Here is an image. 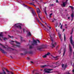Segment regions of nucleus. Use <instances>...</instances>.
Listing matches in <instances>:
<instances>
[{
	"instance_id": "nucleus-1",
	"label": "nucleus",
	"mask_w": 74,
	"mask_h": 74,
	"mask_svg": "<svg viewBox=\"0 0 74 74\" xmlns=\"http://www.w3.org/2000/svg\"><path fill=\"white\" fill-rule=\"evenodd\" d=\"M14 42V41H11L10 42V44L13 45V46H12L14 48H16V47L20 48V47H21V46H20L21 44L20 43L18 42L17 41H15V43L17 44V45H16L13 44Z\"/></svg>"
},
{
	"instance_id": "nucleus-2",
	"label": "nucleus",
	"mask_w": 74,
	"mask_h": 74,
	"mask_svg": "<svg viewBox=\"0 0 74 74\" xmlns=\"http://www.w3.org/2000/svg\"><path fill=\"white\" fill-rule=\"evenodd\" d=\"M50 37L51 38V41L52 42L51 43V46H50V47H51L52 48L55 47V45H56V42H55L54 43V44L53 43V39H52V37L51 36V34H50Z\"/></svg>"
},
{
	"instance_id": "nucleus-3",
	"label": "nucleus",
	"mask_w": 74,
	"mask_h": 74,
	"mask_svg": "<svg viewBox=\"0 0 74 74\" xmlns=\"http://www.w3.org/2000/svg\"><path fill=\"white\" fill-rule=\"evenodd\" d=\"M45 48V46L44 45H41L40 46V47H37V50H38V51H42V49H44Z\"/></svg>"
},
{
	"instance_id": "nucleus-4",
	"label": "nucleus",
	"mask_w": 74,
	"mask_h": 74,
	"mask_svg": "<svg viewBox=\"0 0 74 74\" xmlns=\"http://www.w3.org/2000/svg\"><path fill=\"white\" fill-rule=\"evenodd\" d=\"M31 12L32 14H33V16H37V14L34 11V9H32L31 10Z\"/></svg>"
},
{
	"instance_id": "nucleus-5",
	"label": "nucleus",
	"mask_w": 74,
	"mask_h": 74,
	"mask_svg": "<svg viewBox=\"0 0 74 74\" xmlns=\"http://www.w3.org/2000/svg\"><path fill=\"white\" fill-rule=\"evenodd\" d=\"M67 1H68V0H66V1L65 2H62V3L63 4H61L62 7H66V5L67 4Z\"/></svg>"
},
{
	"instance_id": "nucleus-6",
	"label": "nucleus",
	"mask_w": 74,
	"mask_h": 74,
	"mask_svg": "<svg viewBox=\"0 0 74 74\" xmlns=\"http://www.w3.org/2000/svg\"><path fill=\"white\" fill-rule=\"evenodd\" d=\"M32 45H37V42L36 40H34L33 43L32 44Z\"/></svg>"
},
{
	"instance_id": "nucleus-7",
	"label": "nucleus",
	"mask_w": 74,
	"mask_h": 74,
	"mask_svg": "<svg viewBox=\"0 0 74 74\" xmlns=\"http://www.w3.org/2000/svg\"><path fill=\"white\" fill-rule=\"evenodd\" d=\"M67 65H66V64L64 65V64H62V68H64V70H65V69L67 68Z\"/></svg>"
},
{
	"instance_id": "nucleus-8",
	"label": "nucleus",
	"mask_w": 74,
	"mask_h": 74,
	"mask_svg": "<svg viewBox=\"0 0 74 74\" xmlns=\"http://www.w3.org/2000/svg\"><path fill=\"white\" fill-rule=\"evenodd\" d=\"M0 51L2 53H3L4 54H6L7 53L4 51V50L3 49H2L1 48V47H0Z\"/></svg>"
},
{
	"instance_id": "nucleus-9",
	"label": "nucleus",
	"mask_w": 74,
	"mask_h": 74,
	"mask_svg": "<svg viewBox=\"0 0 74 74\" xmlns=\"http://www.w3.org/2000/svg\"><path fill=\"white\" fill-rule=\"evenodd\" d=\"M18 25V24H15L14 25V26H15L17 28H20L21 29H22V27L20 25Z\"/></svg>"
},
{
	"instance_id": "nucleus-10",
	"label": "nucleus",
	"mask_w": 74,
	"mask_h": 74,
	"mask_svg": "<svg viewBox=\"0 0 74 74\" xmlns=\"http://www.w3.org/2000/svg\"><path fill=\"white\" fill-rule=\"evenodd\" d=\"M69 49L70 52L71 53H72V47L70 45V44L69 45Z\"/></svg>"
},
{
	"instance_id": "nucleus-11",
	"label": "nucleus",
	"mask_w": 74,
	"mask_h": 74,
	"mask_svg": "<svg viewBox=\"0 0 74 74\" xmlns=\"http://www.w3.org/2000/svg\"><path fill=\"white\" fill-rule=\"evenodd\" d=\"M36 19L37 21L38 22H39V23H40V24H41V25H42V26L43 27H45L44 25H43L41 23V22H40L39 19H38V18H36Z\"/></svg>"
},
{
	"instance_id": "nucleus-12",
	"label": "nucleus",
	"mask_w": 74,
	"mask_h": 74,
	"mask_svg": "<svg viewBox=\"0 0 74 74\" xmlns=\"http://www.w3.org/2000/svg\"><path fill=\"white\" fill-rule=\"evenodd\" d=\"M37 10L36 11V12L37 13H38V14H39V13H40V10L39 9V8H37Z\"/></svg>"
},
{
	"instance_id": "nucleus-13",
	"label": "nucleus",
	"mask_w": 74,
	"mask_h": 74,
	"mask_svg": "<svg viewBox=\"0 0 74 74\" xmlns=\"http://www.w3.org/2000/svg\"><path fill=\"white\" fill-rule=\"evenodd\" d=\"M44 71H45V73H48V74H49V73H51V72H50L49 71H47L46 70V69H44Z\"/></svg>"
},
{
	"instance_id": "nucleus-14",
	"label": "nucleus",
	"mask_w": 74,
	"mask_h": 74,
	"mask_svg": "<svg viewBox=\"0 0 74 74\" xmlns=\"http://www.w3.org/2000/svg\"><path fill=\"white\" fill-rule=\"evenodd\" d=\"M46 8H47V7H45V9L44 10V12H45L46 15H47V12L46 11Z\"/></svg>"
},
{
	"instance_id": "nucleus-15",
	"label": "nucleus",
	"mask_w": 74,
	"mask_h": 74,
	"mask_svg": "<svg viewBox=\"0 0 74 74\" xmlns=\"http://www.w3.org/2000/svg\"><path fill=\"white\" fill-rule=\"evenodd\" d=\"M38 16H39V18L40 19V20L41 21H42V22H44V21H42V18H41L40 16V15L39 14H38Z\"/></svg>"
},
{
	"instance_id": "nucleus-16",
	"label": "nucleus",
	"mask_w": 74,
	"mask_h": 74,
	"mask_svg": "<svg viewBox=\"0 0 74 74\" xmlns=\"http://www.w3.org/2000/svg\"><path fill=\"white\" fill-rule=\"evenodd\" d=\"M47 66L46 65H41L40 66L41 67H42L43 68L44 67H46Z\"/></svg>"
},
{
	"instance_id": "nucleus-17",
	"label": "nucleus",
	"mask_w": 74,
	"mask_h": 74,
	"mask_svg": "<svg viewBox=\"0 0 74 74\" xmlns=\"http://www.w3.org/2000/svg\"><path fill=\"white\" fill-rule=\"evenodd\" d=\"M66 52V49H64V53H63V56H64L65 53Z\"/></svg>"
},
{
	"instance_id": "nucleus-18",
	"label": "nucleus",
	"mask_w": 74,
	"mask_h": 74,
	"mask_svg": "<svg viewBox=\"0 0 74 74\" xmlns=\"http://www.w3.org/2000/svg\"><path fill=\"white\" fill-rule=\"evenodd\" d=\"M71 16L72 18H74V13H72V14L71 15Z\"/></svg>"
},
{
	"instance_id": "nucleus-19",
	"label": "nucleus",
	"mask_w": 74,
	"mask_h": 74,
	"mask_svg": "<svg viewBox=\"0 0 74 74\" xmlns=\"http://www.w3.org/2000/svg\"><path fill=\"white\" fill-rule=\"evenodd\" d=\"M53 64H59V62H56L53 63Z\"/></svg>"
},
{
	"instance_id": "nucleus-20",
	"label": "nucleus",
	"mask_w": 74,
	"mask_h": 74,
	"mask_svg": "<svg viewBox=\"0 0 74 74\" xmlns=\"http://www.w3.org/2000/svg\"><path fill=\"white\" fill-rule=\"evenodd\" d=\"M64 41H66V35L65 34H64Z\"/></svg>"
},
{
	"instance_id": "nucleus-21",
	"label": "nucleus",
	"mask_w": 74,
	"mask_h": 74,
	"mask_svg": "<svg viewBox=\"0 0 74 74\" xmlns=\"http://www.w3.org/2000/svg\"><path fill=\"white\" fill-rule=\"evenodd\" d=\"M28 34V36H32V34H31L30 32H29Z\"/></svg>"
},
{
	"instance_id": "nucleus-22",
	"label": "nucleus",
	"mask_w": 74,
	"mask_h": 74,
	"mask_svg": "<svg viewBox=\"0 0 74 74\" xmlns=\"http://www.w3.org/2000/svg\"><path fill=\"white\" fill-rule=\"evenodd\" d=\"M47 54H45V56H42L43 58H47Z\"/></svg>"
},
{
	"instance_id": "nucleus-23",
	"label": "nucleus",
	"mask_w": 74,
	"mask_h": 74,
	"mask_svg": "<svg viewBox=\"0 0 74 74\" xmlns=\"http://www.w3.org/2000/svg\"><path fill=\"white\" fill-rule=\"evenodd\" d=\"M29 4H30L31 5H33L34 6V7H36V5H34V4H33L32 3H29Z\"/></svg>"
},
{
	"instance_id": "nucleus-24",
	"label": "nucleus",
	"mask_w": 74,
	"mask_h": 74,
	"mask_svg": "<svg viewBox=\"0 0 74 74\" xmlns=\"http://www.w3.org/2000/svg\"><path fill=\"white\" fill-rule=\"evenodd\" d=\"M58 53H59V54H60L61 53V50H60L58 51Z\"/></svg>"
},
{
	"instance_id": "nucleus-25",
	"label": "nucleus",
	"mask_w": 74,
	"mask_h": 74,
	"mask_svg": "<svg viewBox=\"0 0 74 74\" xmlns=\"http://www.w3.org/2000/svg\"><path fill=\"white\" fill-rule=\"evenodd\" d=\"M28 8H28L29 9H30V10H32V9H33L32 8H31L29 6H28Z\"/></svg>"
},
{
	"instance_id": "nucleus-26",
	"label": "nucleus",
	"mask_w": 74,
	"mask_h": 74,
	"mask_svg": "<svg viewBox=\"0 0 74 74\" xmlns=\"http://www.w3.org/2000/svg\"><path fill=\"white\" fill-rule=\"evenodd\" d=\"M46 55H47H47H51V53L49 52H48Z\"/></svg>"
},
{
	"instance_id": "nucleus-27",
	"label": "nucleus",
	"mask_w": 74,
	"mask_h": 74,
	"mask_svg": "<svg viewBox=\"0 0 74 74\" xmlns=\"http://www.w3.org/2000/svg\"><path fill=\"white\" fill-rule=\"evenodd\" d=\"M28 53H29L30 54H32L33 53V52L32 51H29L28 52Z\"/></svg>"
},
{
	"instance_id": "nucleus-28",
	"label": "nucleus",
	"mask_w": 74,
	"mask_h": 74,
	"mask_svg": "<svg viewBox=\"0 0 74 74\" xmlns=\"http://www.w3.org/2000/svg\"><path fill=\"white\" fill-rule=\"evenodd\" d=\"M32 48H33V47L31 45L29 46V49H32Z\"/></svg>"
},
{
	"instance_id": "nucleus-29",
	"label": "nucleus",
	"mask_w": 74,
	"mask_h": 74,
	"mask_svg": "<svg viewBox=\"0 0 74 74\" xmlns=\"http://www.w3.org/2000/svg\"><path fill=\"white\" fill-rule=\"evenodd\" d=\"M47 70H49V71H52V70H53V69H47Z\"/></svg>"
},
{
	"instance_id": "nucleus-30",
	"label": "nucleus",
	"mask_w": 74,
	"mask_h": 74,
	"mask_svg": "<svg viewBox=\"0 0 74 74\" xmlns=\"http://www.w3.org/2000/svg\"><path fill=\"white\" fill-rule=\"evenodd\" d=\"M52 57H53V58H54L55 59H56V58H58V56H56V57H54V56H52Z\"/></svg>"
},
{
	"instance_id": "nucleus-31",
	"label": "nucleus",
	"mask_w": 74,
	"mask_h": 74,
	"mask_svg": "<svg viewBox=\"0 0 74 74\" xmlns=\"http://www.w3.org/2000/svg\"><path fill=\"white\" fill-rule=\"evenodd\" d=\"M29 53V52H28L27 51H26L24 52V53L25 54H27V53Z\"/></svg>"
},
{
	"instance_id": "nucleus-32",
	"label": "nucleus",
	"mask_w": 74,
	"mask_h": 74,
	"mask_svg": "<svg viewBox=\"0 0 74 74\" xmlns=\"http://www.w3.org/2000/svg\"><path fill=\"white\" fill-rule=\"evenodd\" d=\"M8 36L10 37V38H12L13 37H14V36H10V35H9Z\"/></svg>"
},
{
	"instance_id": "nucleus-33",
	"label": "nucleus",
	"mask_w": 74,
	"mask_h": 74,
	"mask_svg": "<svg viewBox=\"0 0 74 74\" xmlns=\"http://www.w3.org/2000/svg\"><path fill=\"white\" fill-rule=\"evenodd\" d=\"M70 8H71L72 10H73V9H74V8L73 6H70Z\"/></svg>"
},
{
	"instance_id": "nucleus-34",
	"label": "nucleus",
	"mask_w": 74,
	"mask_h": 74,
	"mask_svg": "<svg viewBox=\"0 0 74 74\" xmlns=\"http://www.w3.org/2000/svg\"><path fill=\"white\" fill-rule=\"evenodd\" d=\"M3 45V46L1 45V46H2V47H3V48H6V47L5 46H3V45Z\"/></svg>"
},
{
	"instance_id": "nucleus-35",
	"label": "nucleus",
	"mask_w": 74,
	"mask_h": 74,
	"mask_svg": "<svg viewBox=\"0 0 74 74\" xmlns=\"http://www.w3.org/2000/svg\"><path fill=\"white\" fill-rule=\"evenodd\" d=\"M0 37H3V35L1 34H0Z\"/></svg>"
},
{
	"instance_id": "nucleus-36",
	"label": "nucleus",
	"mask_w": 74,
	"mask_h": 74,
	"mask_svg": "<svg viewBox=\"0 0 74 74\" xmlns=\"http://www.w3.org/2000/svg\"><path fill=\"white\" fill-rule=\"evenodd\" d=\"M36 40L38 42H39V43H40V40H39L37 39Z\"/></svg>"
},
{
	"instance_id": "nucleus-37",
	"label": "nucleus",
	"mask_w": 74,
	"mask_h": 74,
	"mask_svg": "<svg viewBox=\"0 0 74 74\" xmlns=\"http://www.w3.org/2000/svg\"><path fill=\"white\" fill-rule=\"evenodd\" d=\"M35 1L36 3H37L38 1V0H35Z\"/></svg>"
},
{
	"instance_id": "nucleus-38",
	"label": "nucleus",
	"mask_w": 74,
	"mask_h": 74,
	"mask_svg": "<svg viewBox=\"0 0 74 74\" xmlns=\"http://www.w3.org/2000/svg\"><path fill=\"white\" fill-rule=\"evenodd\" d=\"M63 26V25H61V27H60V29H62V27Z\"/></svg>"
},
{
	"instance_id": "nucleus-39",
	"label": "nucleus",
	"mask_w": 74,
	"mask_h": 74,
	"mask_svg": "<svg viewBox=\"0 0 74 74\" xmlns=\"http://www.w3.org/2000/svg\"><path fill=\"white\" fill-rule=\"evenodd\" d=\"M58 36H59V37H61V35L60 34H58Z\"/></svg>"
},
{
	"instance_id": "nucleus-40",
	"label": "nucleus",
	"mask_w": 74,
	"mask_h": 74,
	"mask_svg": "<svg viewBox=\"0 0 74 74\" xmlns=\"http://www.w3.org/2000/svg\"><path fill=\"white\" fill-rule=\"evenodd\" d=\"M49 5L51 6H53V5H54L53 4H52L50 5Z\"/></svg>"
},
{
	"instance_id": "nucleus-41",
	"label": "nucleus",
	"mask_w": 74,
	"mask_h": 74,
	"mask_svg": "<svg viewBox=\"0 0 74 74\" xmlns=\"http://www.w3.org/2000/svg\"><path fill=\"white\" fill-rule=\"evenodd\" d=\"M57 25H58V23L56 24V25H55V27H57Z\"/></svg>"
},
{
	"instance_id": "nucleus-42",
	"label": "nucleus",
	"mask_w": 74,
	"mask_h": 74,
	"mask_svg": "<svg viewBox=\"0 0 74 74\" xmlns=\"http://www.w3.org/2000/svg\"><path fill=\"white\" fill-rule=\"evenodd\" d=\"M23 32H24H24H25V29H23Z\"/></svg>"
},
{
	"instance_id": "nucleus-43",
	"label": "nucleus",
	"mask_w": 74,
	"mask_h": 74,
	"mask_svg": "<svg viewBox=\"0 0 74 74\" xmlns=\"http://www.w3.org/2000/svg\"><path fill=\"white\" fill-rule=\"evenodd\" d=\"M4 40L5 41V40H7V38H4Z\"/></svg>"
},
{
	"instance_id": "nucleus-44",
	"label": "nucleus",
	"mask_w": 74,
	"mask_h": 74,
	"mask_svg": "<svg viewBox=\"0 0 74 74\" xmlns=\"http://www.w3.org/2000/svg\"><path fill=\"white\" fill-rule=\"evenodd\" d=\"M58 47H59V46H57V47H56V49H58Z\"/></svg>"
},
{
	"instance_id": "nucleus-45",
	"label": "nucleus",
	"mask_w": 74,
	"mask_h": 74,
	"mask_svg": "<svg viewBox=\"0 0 74 74\" xmlns=\"http://www.w3.org/2000/svg\"><path fill=\"white\" fill-rule=\"evenodd\" d=\"M72 71L73 72V74H74V69H73Z\"/></svg>"
},
{
	"instance_id": "nucleus-46",
	"label": "nucleus",
	"mask_w": 74,
	"mask_h": 74,
	"mask_svg": "<svg viewBox=\"0 0 74 74\" xmlns=\"http://www.w3.org/2000/svg\"><path fill=\"white\" fill-rule=\"evenodd\" d=\"M35 70H34L32 72H33V73H34V71H35Z\"/></svg>"
},
{
	"instance_id": "nucleus-47",
	"label": "nucleus",
	"mask_w": 74,
	"mask_h": 74,
	"mask_svg": "<svg viewBox=\"0 0 74 74\" xmlns=\"http://www.w3.org/2000/svg\"><path fill=\"white\" fill-rule=\"evenodd\" d=\"M23 5H25V7H27V5H25V4H23Z\"/></svg>"
},
{
	"instance_id": "nucleus-48",
	"label": "nucleus",
	"mask_w": 74,
	"mask_h": 74,
	"mask_svg": "<svg viewBox=\"0 0 74 74\" xmlns=\"http://www.w3.org/2000/svg\"><path fill=\"white\" fill-rule=\"evenodd\" d=\"M71 32H73V28H72V29Z\"/></svg>"
},
{
	"instance_id": "nucleus-49",
	"label": "nucleus",
	"mask_w": 74,
	"mask_h": 74,
	"mask_svg": "<svg viewBox=\"0 0 74 74\" xmlns=\"http://www.w3.org/2000/svg\"><path fill=\"white\" fill-rule=\"evenodd\" d=\"M56 3H58V0H56Z\"/></svg>"
},
{
	"instance_id": "nucleus-50",
	"label": "nucleus",
	"mask_w": 74,
	"mask_h": 74,
	"mask_svg": "<svg viewBox=\"0 0 74 74\" xmlns=\"http://www.w3.org/2000/svg\"><path fill=\"white\" fill-rule=\"evenodd\" d=\"M65 30V29H63V32H64Z\"/></svg>"
},
{
	"instance_id": "nucleus-51",
	"label": "nucleus",
	"mask_w": 74,
	"mask_h": 74,
	"mask_svg": "<svg viewBox=\"0 0 74 74\" xmlns=\"http://www.w3.org/2000/svg\"><path fill=\"white\" fill-rule=\"evenodd\" d=\"M21 39V40H22V37H21L20 38Z\"/></svg>"
},
{
	"instance_id": "nucleus-52",
	"label": "nucleus",
	"mask_w": 74,
	"mask_h": 74,
	"mask_svg": "<svg viewBox=\"0 0 74 74\" xmlns=\"http://www.w3.org/2000/svg\"><path fill=\"white\" fill-rule=\"evenodd\" d=\"M40 9H41V8H42V7H41V6H40Z\"/></svg>"
},
{
	"instance_id": "nucleus-53",
	"label": "nucleus",
	"mask_w": 74,
	"mask_h": 74,
	"mask_svg": "<svg viewBox=\"0 0 74 74\" xmlns=\"http://www.w3.org/2000/svg\"><path fill=\"white\" fill-rule=\"evenodd\" d=\"M27 60H29V58H27Z\"/></svg>"
},
{
	"instance_id": "nucleus-54",
	"label": "nucleus",
	"mask_w": 74,
	"mask_h": 74,
	"mask_svg": "<svg viewBox=\"0 0 74 74\" xmlns=\"http://www.w3.org/2000/svg\"><path fill=\"white\" fill-rule=\"evenodd\" d=\"M59 38H60V40L61 39H62V38H61V37H59Z\"/></svg>"
},
{
	"instance_id": "nucleus-55",
	"label": "nucleus",
	"mask_w": 74,
	"mask_h": 74,
	"mask_svg": "<svg viewBox=\"0 0 74 74\" xmlns=\"http://www.w3.org/2000/svg\"><path fill=\"white\" fill-rule=\"evenodd\" d=\"M73 32H71V34H73Z\"/></svg>"
},
{
	"instance_id": "nucleus-56",
	"label": "nucleus",
	"mask_w": 74,
	"mask_h": 74,
	"mask_svg": "<svg viewBox=\"0 0 74 74\" xmlns=\"http://www.w3.org/2000/svg\"><path fill=\"white\" fill-rule=\"evenodd\" d=\"M52 15V13H51V14H50V15L51 16Z\"/></svg>"
},
{
	"instance_id": "nucleus-57",
	"label": "nucleus",
	"mask_w": 74,
	"mask_h": 74,
	"mask_svg": "<svg viewBox=\"0 0 74 74\" xmlns=\"http://www.w3.org/2000/svg\"><path fill=\"white\" fill-rule=\"evenodd\" d=\"M67 25L66 24H65L64 25V26H67Z\"/></svg>"
},
{
	"instance_id": "nucleus-58",
	"label": "nucleus",
	"mask_w": 74,
	"mask_h": 74,
	"mask_svg": "<svg viewBox=\"0 0 74 74\" xmlns=\"http://www.w3.org/2000/svg\"><path fill=\"white\" fill-rule=\"evenodd\" d=\"M31 63H33V62L32 61H31Z\"/></svg>"
},
{
	"instance_id": "nucleus-59",
	"label": "nucleus",
	"mask_w": 74,
	"mask_h": 74,
	"mask_svg": "<svg viewBox=\"0 0 74 74\" xmlns=\"http://www.w3.org/2000/svg\"><path fill=\"white\" fill-rule=\"evenodd\" d=\"M0 45H2V46H3V45H2V44H1L0 43Z\"/></svg>"
},
{
	"instance_id": "nucleus-60",
	"label": "nucleus",
	"mask_w": 74,
	"mask_h": 74,
	"mask_svg": "<svg viewBox=\"0 0 74 74\" xmlns=\"http://www.w3.org/2000/svg\"><path fill=\"white\" fill-rule=\"evenodd\" d=\"M52 22H55V21L54 20H52Z\"/></svg>"
},
{
	"instance_id": "nucleus-61",
	"label": "nucleus",
	"mask_w": 74,
	"mask_h": 74,
	"mask_svg": "<svg viewBox=\"0 0 74 74\" xmlns=\"http://www.w3.org/2000/svg\"><path fill=\"white\" fill-rule=\"evenodd\" d=\"M49 28L50 29H51V27H49Z\"/></svg>"
},
{
	"instance_id": "nucleus-62",
	"label": "nucleus",
	"mask_w": 74,
	"mask_h": 74,
	"mask_svg": "<svg viewBox=\"0 0 74 74\" xmlns=\"http://www.w3.org/2000/svg\"><path fill=\"white\" fill-rule=\"evenodd\" d=\"M49 18H51V16L49 15Z\"/></svg>"
},
{
	"instance_id": "nucleus-63",
	"label": "nucleus",
	"mask_w": 74,
	"mask_h": 74,
	"mask_svg": "<svg viewBox=\"0 0 74 74\" xmlns=\"http://www.w3.org/2000/svg\"><path fill=\"white\" fill-rule=\"evenodd\" d=\"M73 69H74V64L73 65Z\"/></svg>"
},
{
	"instance_id": "nucleus-64",
	"label": "nucleus",
	"mask_w": 74,
	"mask_h": 74,
	"mask_svg": "<svg viewBox=\"0 0 74 74\" xmlns=\"http://www.w3.org/2000/svg\"><path fill=\"white\" fill-rule=\"evenodd\" d=\"M60 40L61 42H62V39H61Z\"/></svg>"
}]
</instances>
